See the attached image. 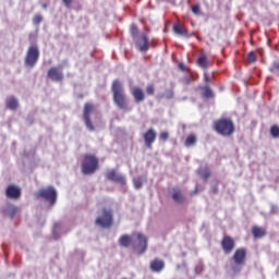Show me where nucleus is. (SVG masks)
<instances>
[{"label": "nucleus", "mask_w": 279, "mask_h": 279, "mask_svg": "<svg viewBox=\"0 0 279 279\" xmlns=\"http://www.w3.org/2000/svg\"><path fill=\"white\" fill-rule=\"evenodd\" d=\"M118 243L121 247H130L132 245L137 254H145L147 252V236L143 233H133L132 236L123 234Z\"/></svg>", "instance_id": "f257e3e1"}, {"label": "nucleus", "mask_w": 279, "mask_h": 279, "mask_svg": "<svg viewBox=\"0 0 279 279\" xmlns=\"http://www.w3.org/2000/svg\"><path fill=\"white\" fill-rule=\"evenodd\" d=\"M111 92L113 95V102L120 110H128V95L123 88V83L119 80H114L111 85Z\"/></svg>", "instance_id": "f03ea898"}, {"label": "nucleus", "mask_w": 279, "mask_h": 279, "mask_svg": "<svg viewBox=\"0 0 279 279\" xmlns=\"http://www.w3.org/2000/svg\"><path fill=\"white\" fill-rule=\"evenodd\" d=\"M215 131L221 136H232L234 134V122L228 118H221L214 122Z\"/></svg>", "instance_id": "7ed1b4c3"}, {"label": "nucleus", "mask_w": 279, "mask_h": 279, "mask_svg": "<svg viewBox=\"0 0 279 279\" xmlns=\"http://www.w3.org/2000/svg\"><path fill=\"white\" fill-rule=\"evenodd\" d=\"M99 169V159L95 155L85 154L83 156L82 173L90 175Z\"/></svg>", "instance_id": "20e7f679"}, {"label": "nucleus", "mask_w": 279, "mask_h": 279, "mask_svg": "<svg viewBox=\"0 0 279 279\" xmlns=\"http://www.w3.org/2000/svg\"><path fill=\"white\" fill-rule=\"evenodd\" d=\"M232 260L234 262V265H235L232 267L233 274H240L242 269L241 266L245 265V260H247V248L245 247L236 248L232 256Z\"/></svg>", "instance_id": "39448f33"}, {"label": "nucleus", "mask_w": 279, "mask_h": 279, "mask_svg": "<svg viewBox=\"0 0 279 279\" xmlns=\"http://www.w3.org/2000/svg\"><path fill=\"white\" fill-rule=\"evenodd\" d=\"M36 196L49 202L50 206H53L56 202H58V192L56 191L54 186H48L39 190Z\"/></svg>", "instance_id": "423d86ee"}, {"label": "nucleus", "mask_w": 279, "mask_h": 279, "mask_svg": "<svg viewBox=\"0 0 279 279\" xmlns=\"http://www.w3.org/2000/svg\"><path fill=\"white\" fill-rule=\"evenodd\" d=\"M38 58H40V51L38 50V46H29L24 60L26 66H29L31 69H33V66H36Z\"/></svg>", "instance_id": "0eeeda50"}, {"label": "nucleus", "mask_w": 279, "mask_h": 279, "mask_svg": "<svg viewBox=\"0 0 279 279\" xmlns=\"http://www.w3.org/2000/svg\"><path fill=\"white\" fill-rule=\"evenodd\" d=\"M93 112H95V105L86 102L84 105L83 119L89 132H95V125H93V121L90 120V114H93Z\"/></svg>", "instance_id": "6e6552de"}, {"label": "nucleus", "mask_w": 279, "mask_h": 279, "mask_svg": "<svg viewBox=\"0 0 279 279\" xmlns=\"http://www.w3.org/2000/svg\"><path fill=\"white\" fill-rule=\"evenodd\" d=\"M96 226L110 228L112 226V209L102 208V216L96 219Z\"/></svg>", "instance_id": "1a4fd4ad"}, {"label": "nucleus", "mask_w": 279, "mask_h": 279, "mask_svg": "<svg viewBox=\"0 0 279 279\" xmlns=\"http://www.w3.org/2000/svg\"><path fill=\"white\" fill-rule=\"evenodd\" d=\"M220 245L225 254H230L236 247V242L234 241V238L223 235Z\"/></svg>", "instance_id": "9d476101"}, {"label": "nucleus", "mask_w": 279, "mask_h": 279, "mask_svg": "<svg viewBox=\"0 0 279 279\" xmlns=\"http://www.w3.org/2000/svg\"><path fill=\"white\" fill-rule=\"evenodd\" d=\"M106 179L111 182H117V184H121V186H125L126 184L125 177L119 174L114 169L107 171Z\"/></svg>", "instance_id": "9b49d317"}, {"label": "nucleus", "mask_w": 279, "mask_h": 279, "mask_svg": "<svg viewBox=\"0 0 279 279\" xmlns=\"http://www.w3.org/2000/svg\"><path fill=\"white\" fill-rule=\"evenodd\" d=\"M47 76L52 82H62L64 80V74L60 69L52 66L48 70Z\"/></svg>", "instance_id": "f8f14e48"}, {"label": "nucleus", "mask_w": 279, "mask_h": 279, "mask_svg": "<svg viewBox=\"0 0 279 279\" xmlns=\"http://www.w3.org/2000/svg\"><path fill=\"white\" fill-rule=\"evenodd\" d=\"M5 196L9 199H19L21 197V187L17 185H9L5 190Z\"/></svg>", "instance_id": "ddd939ff"}, {"label": "nucleus", "mask_w": 279, "mask_h": 279, "mask_svg": "<svg viewBox=\"0 0 279 279\" xmlns=\"http://www.w3.org/2000/svg\"><path fill=\"white\" fill-rule=\"evenodd\" d=\"M145 145L148 149H151L154 143H156V131L149 129L144 133Z\"/></svg>", "instance_id": "4468645a"}, {"label": "nucleus", "mask_w": 279, "mask_h": 279, "mask_svg": "<svg viewBox=\"0 0 279 279\" xmlns=\"http://www.w3.org/2000/svg\"><path fill=\"white\" fill-rule=\"evenodd\" d=\"M165 269V260L160 258H155L150 262V271L155 274H160Z\"/></svg>", "instance_id": "2eb2a0df"}, {"label": "nucleus", "mask_w": 279, "mask_h": 279, "mask_svg": "<svg viewBox=\"0 0 279 279\" xmlns=\"http://www.w3.org/2000/svg\"><path fill=\"white\" fill-rule=\"evenodd\" d=\"M136 104L145 101V92L141 87H134L131 92Z\"/></svg>", "instance_id": "dca6fc26"}, {"label": "nucleus", "mask_w": 279, "mask_h": 279, "mask_svg": "<svg viewBox=\"0 0 279 279\" xmlns=\"http://www.w3.org/2000/svg\"><path fill=\"white\" fill-rule=\"evenodd\" d=\"M137 47L140 51H148L149 50V38L147 35L143 34L140 36V39L137 41Z\"/></svg>", "instance_id": "f3484780"}, {"label": "nucleus", "mask_w": 279, "mask_h": 279, "mask_svg": "<svg viewBox=\"0 0 279 279\" xmlns=\"http://www.w3.org/2000/svg\"><path fill=\"white\" fill-rule=\"evenodd\" d=\"M172 31L177 36H189V29H186L182 24L175 23L172 26Z\"/></svg>", "instance_id": "a211bd4d"}, {"label": "nucleus", "mask_w": 279, "mask_h": 279, "mask_svg": "<svg viewBox=\"0 0 279 279\" xmlns=\"http://www.w3.org/2000/svg\"><path fill=\"white\" fill-rule=\"evenodd\" d=\"M252 234L254 239H263V236L267 235V230L263 227L254 226L252 228Z\"/></svg>", "instance_id": "6ab92c4d"}, {"label": "nucleus", "mask_w": 279, "mask_h": 279, "mask_svg": "<svg viewBox=\"0 0 279 279\" xmlns=\"http://www.w3.org/2000/svg\"><path fill=\"white\" fill-rule=\"evenodd\" d=\"M197 65L201 69H208V66H210V62L208 61V57L206 56H201L197 61H196Z\"/></svg>", "instance_id": "aec40b11"}, {"label": "nucleus", "mask_w": 279, "mask_h": 279, "mask_svg": "<svg viewBox=\"0 0 279 279\" xmlns=\"http://www.w3.org/2000/svg\"><path fill=\"white\" fill-rule=\"evenodd\" d=\"M7 108L9 110H16V108H19V100H16V98L13 96L9 97L7 99Z\"/></svg>", "instance_id": "412c9836"}, {"label": "nucleus", "mask_w": 279, "mask_h": 279, "mask_svg": "<svg viewBox=\"0 0 279 279\" xmlns=\"http://www.w3.org/2000/svg\"><path fill=\"white\" fill-rule=\"evenodd\" d=\"M201 90L203 92V97H205V99H213V97H215L210 86H203L201 87Z\"/></svg>", "instance_id": "4be33fe9"}, {"label": "nucleus", "mask_w": 279, "mask_h": 279, "mask_svg": "<svg viewBox=\"0 0 279 279\" xmlns=\"http://www.w3.org/2000/svg\"><path fill=\"white\" fill-rule=\"evenodd\" d=\"M197 143V136L195 134H190L185 140V147H193V145H196Z\"/></svg>", "instance_id": "5701e85b"}, {"label": "nucleus", "mask_w": 279, "mask_h": 279, "mask_svg": "<svg viewBox=\"0 0 279 279\" xmlns=\"http://www.w3.org/2000/svg\"><path fill=\"white\" fill-rule=\"evenodd\" d=\"M172 199L177 202V204H182V202H184V195H182V192L180 190H174L172 194Z\"/></svg>", "instance_id": "b1692460"}, {"label": "nucleus", "mask_w": 279, "mask_h": 279, "mask_svg": "<svg viewBox=\"0 0 279 279\" xmlns=\"http://www.w3.org/2000/svg\"><path fill=\"white\" fill-rule=\"evenodd\" d=\"M198 174L201 175V178H203V180H208V178H210V169H208L206 167L199 168Z\"/></svg>", "instance_id": "393cba45"}, {"label": "nucleus", "mask_w": 279, "mask_h": 279, "mask_svg": "<svg viewBox=\"0 0 279 279\" xmlns=\"http://www.w3.org/2000/svg\"><path fill=\"white\" fill-rule=\"evenodd\" d=\"M130 34H131L132 38H137L138 37V26H136V24L131 25Z\"/></svg>", "instance_id": "a878e982"}, {"label": "nucleus", "mask_w": 279, "mask_h": 279, "mask_svg": "<svg viewBox=\"0 0 279 279\" xmlns=\"http://www.w3.org/2000/svg\"><path fill=\"white\" fill-rule=\"evenodd\" d=\"M270 135L274 137V138H279V126L277 124L272 125L270 128Z\"/></svg>", "instance_id": "bb28decb"}, {"label": "nucleus", "mask_w": 279, "mask_h": 279, "mask_svg": "<svg viewBox=\"0 0 279 279\" xmlns=\"http://www.w3.org/2000/svg\"><path fill=\"white\" fill-rule=\"evenodd\" d=\"M192 82H195V76L194 75L185 76V77L182 78V83L185 86H189Z\"/></svg>", "instance_id": "cd10ccee"}, {"label": "nucleus", "mask_w": 279, "mask_h": 279, "mask_svg": "<svg viewBox=\"0 0 279 279\" xmlns=\"http://www.w3.org/2000/svg\"><path fill=\"white\" fill-rule=\"evenodd\" d=\"M146 93L147 95H154L156 93V87L154 86V84H148L146 87Z\"/></svg>", "instance_id": "c85d7f7f"}, {"label": "nucleus", "mask_w": 279, "mask_h": 279, "mask_svg": "<svg viewBox=\"0 0 279 279\" xmlns=\"http://www.w3.org/2000/svg\"><path fill=\"white\" fill-rule=\"evenodd\" d=\"M133 184H134V187L137 190L143 187V181L140 178L134 179Z\"/></svg>", "instance_id": "c756f323"}, {"label": "nucleus", "mask_w": 279, "mask_h": 279, "mask_svg": "<svg viewBox=\"0 0 279 279\" xmlns=\"http://www.w3.org/2000/svg\"><path fill=\"white\" fill-rule=\"evenodd\" d=\"M33 23L35 25H40V23H43V16L40 14H36L33 19Z\"/></svg>", "instance_id": "7c9ffc66"}, {"label": "nucleus", "mask_w": 279, "mask_h": 279, "mask_svg": "<svg viewBox=\"0 0 279 279\" xmlns=\"http://www.w3.org/2000/svg\"><path fill=\"white\" fill-rule=\"evenodd\" d=\"M173 95H174L173 89H168L165 92L163 97L165 99H173Z\"/></svg>", "instance_id": "2f4dec72"}, {"label": "nucleus", "mask_w": 279, "mask_h": 279, "mask_svg": "<svg viewBox=\"0 0 279 279\" xmlns=\"http://www.w3.org/2000/svg\"><path fill=\"white\" fill-rule=\"evenodd\" d=\"M248 62L254 63L256 62V53L254 51H251L247 57Z\"/></svg>", "instance_id": "473e14b6"}, {"label": "nucleus", "mask_w": 279, "mask_h": 279, "mask_svg": "<svg viewBox=\"0 0 279 279\" xmlns=\"http://www.w3.org/2000/svg\"><path fill=\"white\" fill-rule=\"evenodd\" d=\"M270 73H279V62L274 63L269 69Z\"/></svg>", "instance_id": "72a5a7b5"}, {"label": "nucleus", "mask_w": 279, "mask_h": 279, "mask_svg": "<svg viewBox=\"0 0 279 279\" xmlns=\"http://www.w3.org/2000/svg\"><path fill=\"white\" fill-rule=\"evenodd\" d=\"M160 141H169V133L163 131L159 135Z\"/></svg>", "instance_id": "f704fd0d"}, {"label": "nucleus", "mask_w": 279, "mask_h": 279, "mask_svg": "<svg viewBox=\"0 0 279 279\" xmlns=\"http://www.w3.org/2000/svg\"><path fill=\"white\" fill-rule=\"evenodd\" d=\"M75 0H62L63 4L65 5V8H68L69 10H71V7L73 5V2Z\"/></svg>", "instance_id": "c9c22d12"}, {"label": "nucleus", "mask_w": 279, "mask_h": 279, "mask_svg": "<svg viewBox=\"0 0 279 279\" xmlns=\"http://www.w3.org/2000/svg\"><path fill=\"white\" fill-rule=\"evenodd\" d=\"M16 213H19L17 207H11V211L9 214V217H11V219H13L14 215H16Z\"/></svg>", "instance_id": "e433bc0d"}, {"label": "nucleus", "mask_w": 279, "mask_h": 279, "mask_svg": "<svg viewBox=\"0 0 279 279\" xmlns=\"http://www.w3.org/2000/svg\"><path fill=\"white\" fill-rule=\"evenodd\" d=\"M193 14H199V4H194L192 7Z\"/></svg>", "instance_id": "4c0bfd02"}, {"label": "nucleus", "mask_w": 279, "mask_h": 279, "mask_svg": "<svg viewBox=\"0 0 279 279\" xmlns=\"http://www.w3.org/2000/svg\"><path fill=\"white\" fill-rule=\"evenodd\" d=\"M204 82L206 83V84H208V83H210L211 82V78H210V76H208V72H204Z\"/></svg>", "instance_id": "58836bf2"}, {"label": "nucleus", "mask_w": 279, "mask_h": 279, "mask_svg": "<svg viewBox=\"0 0 279 279\" xmlns=\"http://www.w3.org/2000/svg\"><path fill=\"white\" fill-rule=\"evenodd\" d=\"M179 69H180L181 71H189V68H187L186 65H184V63H180V64H179Z\"/></svg>", "instance_id": "ea45409f"}, {"label": "nucleus", "mask_w": 279, "mask_h": 279, "mask_svg": "<svg viewBox=\"0 0 279 279\" xmlns=\"http://www.w3.org/2000/svg\"><path fill=\"white\" fill-rule=\"evenodd\" d=\"M197 193H199V189L196 187L195 191L191 193V195H197Z\"/></svg>", "instance_id": "a19ab883"}, {"label": "nucleus", "mask_w": 279, "mask_h": 279, "mask_svg": "<svg viewBox=\"0 0 279 279\" xmlns=\"http://www.w3.org/2000/svg\"><path fill=\"white\" fill-rule=\"evenodd\" d=\"M41 7L44 8V10H47V3H43Z\"/></svg>", "instance_id": "79ce46f5"}, {"label": "nucleus", "mask_w": 279, "mask_h": 279, "mask_svg": "<svg viewBox=\"0 0 279 279\" xmlns=\"http://www.w3.org/2000/svg\"><path fill=\"white\" fill-rule=\"evenodd\" d=\"M58 228H60V223L54 225V229L58 230Z\"/></svg>", "instance_id": "37998d69"}, {"label": "nucleus", "mask_w": 279, "mask_h": 279, "mask_svg": "<svg viewBox=\"0 0 279 279\" xmlns=\"http://www.w3.org/2000/svg\"><path fill=\"white\" fill-rule=\"evenodd\" d=\"M215 80V76H211V81Z\"/></svg>", "instance_id": "c03bdc74"}]
</instances>
